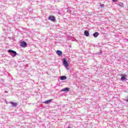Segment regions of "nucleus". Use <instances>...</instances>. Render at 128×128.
Wrapping results in <instances>:
<instances>
[{
	"label": "nucleus",
	"mask_w": 128,
	"mask_h": 128,
	"mask_svg": "<svg viewBox=\"0 0 128 128\" xmlns=\"http://www.w3.org/2000/svg\"><path fill=\"white\" fill-rule=\"evenodd\" d=\"M68 128H72V127L71 126H68Z\"/></svg>",
	"instance_id": "dca6fc26"
},
{
	"label": "nucleus",
	"mask_w": 128,
	"mask_h": 128,
	"mask_svg": "<svg viewBox=\"0 0 128 128\" xmlns=\"http://www.w3.org/2000/svg\"><path fill=\"white\" fill-rule=\"evenodd\" d=\"M27 44L26 42L24 41H22L21 42V46H22V48H26V46Z\"/></svg>",
	"instance_id": "39448f33"
},
{
	"label": "nucleus",
	"mask_w": 128,
	"mask_h": 128,
	"mask_svg": "<svg viewBox=\"0 0 128 128\" xmlns=\"http://www.w3.org/2000/svg\"><path fill=\"white\" fill-rule=\"evenodd\" d=\"M84 34L86 36H90V32H88V31L86 30L84 32Z\"/></svg>",
	"instance_id": "423d86ee"
},
{
	"label": "nucleus",
	"mask_w": 128,
	"mask_h": 128,
	"mask_svg": "<svg viewBox=\"0 0 128 128\" xmlns=\"http://www.w3.org/2000/svg\"><path fill=\"white\" fill-rule=\"evenodd\" d=\"M121 80L122 82H124L128 80L126 78H128V76H126V74H121Z\"/></svg>",
	"instance_id": "f257e3e1"
},
{
	"label": "nucleus",
	"mask_w": 128,
	"mask_h": 128,
	"mask_svg": "<svg viewBox=\"0 0 128 128\" xmlns=\"http://www.w3.org/2000/svg\"><path fill=\"white\" fill-rule=\"evenodd\" d=\"M112 2H118V0H112Z\"/></svg>",
	"instance_id": "2eb2a0df"
},
{
	"label": "nucleus",
	"mask_w": 128,
	"mask_h": 128,
	"mask_svg": "<svg viewBox=\"0 0 128 128\" xmlns=\"http://www.w3.org/2000/svg\"><path fill=\"white\" fill-rule=\"evenodd\" d=\"M119 6H121L122 8H124V3H122V2H120V3L119 4Z\"/></svg>",
	"instance_id": "ddd939ff"
},
{
	"label": "nucleus",
	"mask_w": 128,
	"mask_h": 128,
	"mask_svg": "<svg viewBox=\"0 0 128 128\" xmlns=\"http://www.w3.org/2000/svg\"><path fill=\"white\" fill-rule=\"evenodd\" d=\"M60 80H66V76H62L60 78Z\"/></svg>",
	"instance_id": "f8f14e48"
},
{
	"label": "nucleus",
	"mask_w": 128,
	"mask_h": 128,
	"mask_svg": "<svg viewBox=\"0 0 128 128\" xmlns=\"http://www.w3.org/2000/svg\"><path fill=\"white\" fill-rule=\"evenodd\" d=\"M48 18L50 20H52V22H56V17L54 16H50Z\"/></svg>",
	"instance_id": "7ed1b4c3"
},
{
	"label": "nucleus",
	"mask_w": 128,
	"mask_h": 128,
	"mask_svg": "<svg viewBox=\"0 0 128 128\" xmlns=\"http://www.w3.org/2000/svg\"><path fill=\"white\" fill-rule=\"evenodd\" d=\"M52 100L50 99L49 100H47L44 102L46 104H50V102H51Z\"/></svg>",
	"instance_id": "9b49d317"
},
{
	"label": "nucleus",
	"mask_w": 128,
	"mask_h": 128,
	"mask_svg": "<svg viewBox=\"0 0 128 128\" xmlns=\"http://www.w3.org/2000/svg\"><path fill=\"white\" fill-rule=\"evenodd\" d=\"M8 52H11L12 54H13L14 55H12V56H16L17 54L16 51H14L12 50H8Z\"/></svg>",
	"instance_id": "f03ea898"
},
{
	"label": "nucleus",
	"mask_w": 128,
	"mask_h": 128,
	"mask_svg": "<svg viewBox=\"0 0 128 128\" xmlns=\"http://www.w3.org/2000/svg\"><path fill=\"white\" fill-rule=\"evenodd\" d=\"M98 34H100L98 32H96L93 34V36H94V38H98Z\"/></svg>",
	"instance_id": "1a4fd4ad"
},
{
	"label": "nucleus",
	"mask_w": 128,
	"mask_h": 128,
	"mask_svg": "<svg viewBox=\"0 0 128 128\" xmlns=\"http://www.w3.org/2000/svg\"><path fill=\"white\" fill-rule=\"evenodd\" d=\"M63 64L66 68H68V61H66V59L64 58Z\"/></svg>",
	"instance_id": "20e7f679"
},
{
	"label": "nucleus",
	"mask_w": 128,
	"mask_h": 128,
	"mask_svg": "<svg viewBox=\"0 0 128 128\" xmlns=\"http://www.w3.org/2000/svg\"><path fill=\"white\" fill-rule=\"evenodd\" d=\"M100 6L101 8H104V4H102L100 5Z\"/></svg>",
	"instance_id": "4468645a"
},
{
	"label": "nucleus",
	"mask_w": 128,
	"mask_h": 128,
	"mask_svg": "<svg viewBox=\"0 0 128 128\" xmlns=\"http://www.w3.org/2000/svg\"><path fill=\"white\" fill-rule=\"evenodd\" d=\"M10 104H12V106H18V103H14V102H10Z\"/></svg>",
	"instance_id": "9d476101"
},
{
	"label": "nucleus",
	"mask_w": 128,
	"mask_h": 128,
	"mask_svg": "<svg viewBox=\"0 0 128 128\" xmlns=\"http://www.w3.org/2000/svg\"><path fill=\"white\" fill-rule=\"evenodd\" d=\"M70 90V88H63L61 92H68Z\"/></svg>",
	"instance_id": "6e6552de"
},
{
	"label": "nucleus",
	"mask_w": 128,
	"mask_h": 128,
	"mask_svg": "<svg viewBox=\"0 0 128 128\" xmlns=\"http://www.w3.org/2000/svg\"><path fill=\"white\" fill-rule=\"evenodd\" d=\"M56 54L58 56H62V52L60 50H57Z\"/></svg>",
	"instance_id": "0eeeda50"
}]
</instances>
